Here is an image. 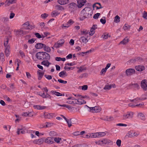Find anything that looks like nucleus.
Masks as SVG:
<instances>
[{
  "mask_svg": "<svg viewBox=\"0 0 147 147\" xmlns=\"http://www.w3.org/2000/svg\"><path fill=\"white\" fill-rule=\"evenodd\" d=\"M90 12H91V9L88 7H85L81 11L80 13V19L83 20L86 18L91 15Z\"/></svg>",
  "mask_w": 147,
  "mask_h": 147,
  "instance_id": "obj_1",
  "label": "nucleus"
},
{
  "mask_svg": "<svg viewBox=\"0 0 147 147\" xmlns=\"http://www.w3.org/2000/svg\"><path fill=\"white\" fill-rule=\"evenodd\" d=\"M36 57L39 60H43L45 59L49 60L50 59V55L46 52H40L36 54Z\"/></svg>",
  "mask_w": 147,
  "mask_h": 147,
  "instance_id": "obj_2",
  "label": "nucleus"
},
{
  "mask_svg": "<svg viewBox=\"0 0 147 147\" xmlns=\"http://www.w3.org/2000/svg\"><path fill=\"white\" fill-rule=\"evenodd\" d=\"M65 96L67 97L66 98V103L71 104H77V99L72 97L71 95H66Z\"/></svg>",
  "mask_w": 147,
  "mask_h": 147,
  "instance_id": "obj_3",
  "label": "nucleus"
},
{
  "mask_svg": "<svg viewBox=\"0 0 147 147\" xmlns=\"http://www.w3.org/2000/svg\"><path fill=\"white\" fill-rule=\"evenodd\" d=\"M87 107V110L89 112L92 113H98L100 112L101 111V108L98 106H95L94 107H90L86 105Z\"/></svg>",
  "mask_w": 147,
  "mask_h": 147,
  "instance_id": "obj_4",
  "label": "nucleus"
},
{
  "mask_svg": "<svg viewBox=\"0 0 147 147\" xmlns=\"http://www.w3.org/2000/svg\"><path fill=\"white\" fill-rule=\"evenodd\" d=\"M134 115V113L132 112H128L126 113L123 114L122 119L123 120H127L128 119H131Z\"/></svg>",
  "mask_w": 147,
  "mask_h": 147,
  "instance_id": "obj_5",
  "label": "nucleus"
},
{
  "mask_svg": "<svg viewBox=\"0 0 147 147\" xmlns=\"http://www.w3.org/2000/svg\"><path fill=\"white\" fill-rule=\"evenodd\" d=\"M141 86L144 90H147V80H143L141 81Z\"/></svg>",
  "mask_w": 147,
  "mask_h": 147,
  "instance_id": "obj_6",
  "label": "nucleus"
},
{
  "mask_svg": "<svg viewBox=\"0 0 147 147\" xmlns=\"http://www.w3.org/2000/svg\"><path fill=\"white\" fill-rule=\"evenodd\" d=\"M64 43V40L63 39L60 40L54 44V47L56 48H58L62 46Z\"/></svg>",
  "mask_w": 147,
  "mask_h": 147,
  "instance_id": "obj_7",
  "label": "nucleus"
},
{
  "mask_svg": "<svg viewBox=\"0 0 147 147\" xmlns=\"http://www.w3.org/2000/svg\"><path fill=\"white\" fill-rule=\"evenodd\" d=\"M37 94L43 98L50 99L51 98V96L48 93L45 94L44 92H43V93H41L40 92H37Z\"/></svg>",
  "mask_w": 147,
  "mask_h": 147,
  "instance_id": "obj_8",
  "label": "nucleus"
},
{
  "mask_svg": "<svg viewBox=\"0 0 147 147\" xmlns=\"http://www.w3.org/2000/svg\"><path fill=\"white\" fill-rule=\"evenodd\" d=\"M128 134L129 137L131 138L137 136L139 135V134L134 131H131L129 132Z\"/></svg>",
  "mask_w": 147,
  "mask_h": 147,
  "instance_id": "obj_9",
  "label": "nucleus"
},
{
  "mask_svg": "<svg viewBox=\"0 0 147 147\" xmlns=\"http://www.w3.org/2000/svg\"><path fill=\"white\" fill-rule=\"evenodd\" d=\"M125 73L127 76H130L135 73V70L133 69H129L126 70Z\"/></svg>",
  "mask_w": 147,
  "mask_h": 147,
  "instance_id": "obj_10",
  "label": "nucleus"
},
{
  "mask_svg": "<svg viewBox=\"0 0 147 147\" xmlns=\"http://www.w3.org/2000/svg\"><path fill=\"white\" fill-rule=\"evenodd\" d=\"M45 142V143L49 144H51L54 143L53 137H48L46 139Z\"/></svg>",
  "mask_w": 147,
  "mask_h": 147,
  "instance_id": "obj_11",
  "label": "nucleus"
},
{
  "mask_svg": "<svg viewBox=\"0 0 147 147\" xmlns=\"http://www.w3.org/2000/svg\"><path fill=\"white\" fill-rule=\"evenodd\" d=\"M86 1V0H78L77 1L78 7L79 8H81L83 6Z\"/></svg>",
  "mask_w": 147,
  "mask_h": 147,
  "instance_id": "obj_12",
  "label": "nucleus"
},
{
  "mask_svg": "<svg viewBox=\"0 0 147 147\" xmlns=\"http://www.w3.org/2000/svg\"><path fill=\"white\" fill-rule=\"evenodd\" d=\"M45 117L46 118L50 119L56 116L55 113H46L45 114Z\"/></svg>",
  "mask_w": 147,
  "mask_h": 147,
  "instance_id": "obj_13",
  "label": "nucleus"
},
{
  "mask_svg": "<svg viewBox=\"0 0 147 147\" xmlns=\"http://www.w3.org/2000/svg\"><path fill=\"white\" fill-rule=\"evenodd\" d=\"M69 8L72 11L76 9L77 8L76 4L74 3H71L69 4Z\"/></svg>",
  "mask_w": 147,
  "mask_h": 147,
  "instance_id": "obj_14",
  "label": "nucleus"
},
{
  "mask_svg": "<svg viewBox=\"0 0 147 147\" xmlns=\"http://www.w3.org/2000/svg\"><path fill=\"white\" fill-rule=\"evenodd\" d=\"M77 68L78 69L77 71V72L78 73L82 72L86 69V68L84 65H82L80 67H78Z\"/></svg>",
  "mask_w": 147,
  "mask_h": 147,
  "instance_id": "obj_15",
  "label": "nucleus"
},
{
  "mask_svg": "<svg viewBox=\"0 0 147 147\" xmlns=\"http://www.w3.org/2000/svg\"><path fill=\"white\" fill-rule=\"evenodd\" d=\"M10 47L7 46V48H5V56L7 57H8L10 53Z\"/></svg>",
  "mask_w": 147,
  "mask_h": 147,
  "instance_id": "obj_16",
  "label": "nucleus"
},
{
  "mask_svg": "<svg viewBox=\"0 0 147 147\" xmlns=\"http://www.w3.org/2000/svg\"><path fill=\"white\" fill-rule=\"evenodd\" d=\"M26 34L24 31H23L21 30L16 31L15 33L18 36H21L22 34Z\"/></svg>",
  "mask_w": 147,
  "mask_h": 147,
  "instance_id": "obj_17",
  "label": "nucleus"
},
{
  "mask_svg": "<svg viewBox=\"0 0 147 147\" xmlns=\"http://www.w3.org/2000/svg\"><path fill=\"white\" fill-rule=\"evenodd\" d=\"M93 7H96L97 9H99L103 8L100 3H96L94 4L93 5Z\"/></svg>",
  "mask_w": 147,
  "mask_h": 147,
  "instance_id": "obj_18",
  "label": "nucleus"
},
{
  "mask_svg": "<svg viewBox=\"0 0 147 147\" xmlns=\"http://www.w3.org/2000/svg\"><path fill=\"white\" fill-rule=\"evenodd\" d=\"M136 69L139 71H141L144 70V67L143 65H138L135 67Z\"/></svg>",
  "mask_w": 147,
  "mask_h": 147,
  "instance_id": "obj_19",
  "label": "nucleus"
},
{
  "mask_svg": "<svg viewBox=\"0 0 147 147\" xmlns=\"http://www.w3.org/2000/svg\"><path fill=\"white\" fill-rule=\"evenodd\" d=\"M80 42H82L84 43H86L88 42L87 37L86 36H81L80 38Z\"/></svg>",
  "mask_w": 147,
  "mask_h": 147,
  "instance_id": "obj_20",
  "label": "nucleus"
},
{
  "mask_svg": "<svg viewBox=\"0 0 147 147\" xmlns=\"http://www.w3.org/2000/svg\"><path fill=\"white\" fill-rule=\"evenodd\" d=\"M45 46V44L41 43H39L36 44L35 45V47L37 49H40L43 48L44 46Z\"/></svg>",
  "mask_w": 147,
  "mask_h": 147,
  "instance_id": "obj_21",
  "label": "nucleus"
},
{
  "mask_svg": "<svg viewBox=\"0 0 147 147\" xmlns=\"http://www.w3.org/2000/svg\"><path fill=\"white\" fill-rule=\"evenodd\" d=\"M43 140L42 139H40L38 140H34L33 142L35 144H40L43 143Z\"/></svg>",
  "mask_w": 147,
  "mask_h": 147,
  "instance_id": "obj_22",
  "label": "nucleus"
},
{
  "mask_svg": "<svg viewBox=\"0 0 147 147\" xmlns=\"http://www.w3.org/2000/svg\"><path fill=\"white\" fill-rule=\"evenodd\" d=\"M58 2L61 5L65 4L69 2V0H58Z\"/></svg>",
  "mask_w": 147,
  "mask_h": 147,
  "instance_id": "obj_23",
  "label": "nucleus"
},
{
  "mask_svg": "<svg viewBox=\"0 0 147 147\" xmlns=\"http://www.w3.org/2000/svg\"><path fill=\"white\" fill-rule=\"evenodd\" d=\"M137 116L139 118L142 120H144L145 119L144 115L141 112L138 113Z\"/></svg>",
  "mask_w": 147,
  "mask_h": 147,
  "instance_id": "obj_24",
  "label": "nucleus"
},
{
  "mask_svg": "<svg viewBox=\"0 0 147 147\" xmlns=\"http://www.w3.org/2000/svg\"><path fill=\"white\" fill-rule=\"evenodd\" d=\"M59 76L61 78H63L65 77L64 76H67L66 72L65 71H63L60 72L59 74Z\"/></svg>",
  "mask_w": 147,
  "mask_h": 147,
  "instance_id": "obj_25",
  "label": "nucleus"
},
{
  "mask_svg": "<svg viewBox=\"0 0 147 147\" xmlns=\"http://www.w3.org/2000/svg\"><path fill=\"white\" fill-rule=\"evenodd\" d=\"M145 96L146 95H145V94L143 95L142 96V97H141L140 98H135L134 99H133L132 100V101H135L136 100H144L146 99V98L145 97H143V96Z\"/></svg>",
  "mask_w": 147,
  "mask_h": 147,
  "instance_id": "obj_26",
  "label": "nucleus"
},
{
  "mask_svg": "<svg viewBox=\"0 0 147 147\" xmlns=\"http://www.w3.org/2000/svg\"><path fill=\"white\" fill-rule=\"evenodd\" d=\"M60 13L56 11H53L51 13V16L52 17H55L58 15Z\"/></svg>",
  "mask_w": 147,
  "mask_h": 147,
  "instance_id": "obj_27",
  "label": "nucleus"
},
{
  "mask_svg": "<svg viewBox=\"0 0 147 147\" xmlns=\"http://www.w3.org/2000/svg\"><path fill=\"white\" fill-rule=\"evenodd\" d=\"M142 61V59L140 57H137L134 59H132L130 61L132 63H134L136 61L141 62Z\"/></svg>",
  "mask_w": 147,
  "mask_h": 147,
  "instance_id": "obj_28",
  "label": "nucleus"
},
{
  "mask_svg": "<svg viewBox=\"0 0 147 147\" xmlns=\"http://www.w3.org/2000/svg\"><path fill=\"white\" fill-rule=\"evenodd\" d=\"M77 104L82 105L86 103V102L84 100L81 99L77 100Z\"/></svg>",
  "mask_w": 147,
  "mask_h": 147,
  "instance_id": "obj_29",
  "label": "nucleus"
},
{
  "mask_svg": "<svg viewBox=\"0 0 147 147\" xmlns=\"http://www.w3.org/2000/svg\"><path fill=\"white\" fill-rule=\"evenodd\" d=\"M51 64V63L48 61H44L41 63V65H43L47 67H49V65Z\"/></svg>",
  "mask_w": 147,
  "mask_h": 147,
  "instance_id": "obj_30",
  "label": "nucleus"
},
{
  "mask_svg": "<svg viewBox=\"0 0 147 147\" xmlns=\"http://www.w3.org/2000/svg\"><path fill=\"white\" fill-rule=\"evenodd\" d=\"M25 127L23 126H21L20 128L18 129L17 134L18 135L20 134V131L21 130L25 131Z\"/></svg>",
  "mask_w": 147,
  "mask_h": 147,
  "instance_id": "obj_31",
  "label": "nucleus"
},
{
  "mask_svg": "<svg viewBox=\"0 0 147 147\" xmlns=\"http://www.w3.org/2000/svg\"><path fill=\"white\" fill-rule=\"evenodd\" d=\"M40 70H39L37 71L38 74V79L39 80L41 79L42 76L44 74V73L42 72H40Z\"/></svg>",
  "mask_w": 147,
  "mask_h": 147,
  "instance_id": "obj_32",
  "label": "nucleus"
},
{
  "mask_svg": "<svg viewBox=\"0 0 147 147\" xmlns=\"http://www.w3.org/2000/svg\"><path fill=\"white\" fill-rule=\"evenodd\" d=\"M56 104L57 105H59V106H61V107H66V108H67L68 109H72V107L71 106H70L64 104V105H60L59 103H57Z\"/></svg>",
  "mask_w": 147,
  "mask_h": 147,
  "instance_id": "obj_33",
  "label": "nucleus"
},
{
  "mask_svg": "<svg viewBox=\"0 0 147 147\" xmlns=\"http://www.w3.org/2000/svg\"><path fill=\"white\" fill-rule=\"evenodd\" d=\"M51 92L52 94H55L57 96H61L62 95L61 93L55 91L54 90L51 91Z\"/></svg>",
  "mask_w": 147,
  "mask_h": 147,
  "instance_id": "obj_34",
  "label": "nucleus"
},
{
  "mask_svg": "<svg viewBox=\"0 0 147 147\" xmlns=\"http://www.w3.org/2000/svg\"><path fill=\"white\" fill-rule=\"evenodd\" d=\"M24 27L25 29H30V28H29L30 25L28 22H27L23 24Z\"/></svg>",
  "mask_w": 147,
  "mask_h": 147,
  "instance_id": "obj_35",
  "label": "nucleus"
},
{
  "mask_svg": "<svg viewBox=\"0 0 147 147\" xmlns=\"http://www.w3.org/2000/svg\"><path fill=\"white\" fill-rule=\"evenodd\" d=\"M43 48H44V51L47 52H49L51 51V48L50 47L47 46L45 45V46H44Z\"/></svg>",
  "mask_w": 147,
  "mask_h": 147,
  "instance_id": "obj_36",
  "label": "nucleus"
},
{
  "mask_svg": "<svg viewBox=\"0 0 147 147\" xmlns=\"http://www.w3.org/2000/svg\"><path fill=\"white\" fill-rule=\"evenodd\" d=\"M106 134L105 132H98V138H100L103 137L105 136Z\"/></svg>",
  "mask_w": 147,
  "mask_h": 147,
  "instance_id": "obj_37",
  "label": "nucleus"
},
{
  "mask_svg": "<svg viewBox=\"0 0 147 147\" xmlns=\"http://www.w3.org/2000/svg\"><path fill=\"white\" fill-rule=\"evenodd\" d=\"M128 42V39L127 38H124L122 41L120 42L119 44L125 45Z\"/></svg>",
  "mask_w": 147,
  "mask_h": 147,
  "instance_id": "obj_38",
  "label": "nucleus"
},
{
  "mask_svg": "<svg viewBox=\"0 0 147 147\" xmlns=\"http://www.w3.org/2000/svg\"><path fill=\"white\" fill-rule=\"evenodd\" d=\"M113 86V85L111 84L105 85L104 88V89L105 90H109Z\"/></svg>",
  "mask_w": 147,
  "mask_h": 147,
  "instance_id": "obj_39",
  "label": "nucleus"
},
{
  "mask_svg": "<svg viewBox=\"0 0 147 147\" xmlns=\"http://www.w3.org/2000/svg\"><path fill=\"white\" fill-rule=\"evenodd\" d=\"M5 56L4 54L3 53H0V59L1 60V61L2 62H4L5 60Z\"/></svg>",
  "mask_w": 147,
  "mask_h": 147,
  "instance_id": "obj_40",
  "label": "nucleus"
},
{
  "mask_svg": "<svg viewBox=\"0 0 147 147\" xmlns=\"http://www.w3.org/2000/svg\"><path fill=\"white\" fill-rule=\"evenodd\" d=\"M61 140V138L59 137L58 138H54L53 137V141L54 140L55 142L57 143H59L60 141Z\"/></svg>",
  "mask_w": 147,
  "mask_h": 147,
  "instance_id": "obj_41",
  "label": "nucleus"
},
{
  "mask_svg": "<svg viewBox=\"0 0 147 147\" xmlns=\"http://www.w3.org/2000/svg\"><path fill=\"white\" fill-rule=\"evenodd\" d=\"M103 144H107L110 143H112V142L110 140L107 139H104L103 140Z\"/></svg>",
  "mask_w": 147,
  "mask_h": 147,
  "instance_id": "obj_42",
  "label": "nucleus"
},
{
  "mask_svg": "<svg viewBox=\"0 0 147 147\" xmlns=\"http://www.w3.org/2000/svg\"><path fill=\"white\" fill-rule=\"evenodd\" d=\"M89 31L86 30H84L81 31V35H86L88 34Z\"/></svg>",
  "mask_w": 147,
  "mask_h": 147,
  "instance_id": "obj_43",
  "label": "nucleus"
},
{
  "mask_svg": "<svg viewBox=\"0 0 147 147\" xmlns=\"http://www.w3.org/2000/svg\"><path fill=\"white\" fill-rule=\"evenodd\" d=\"M8 40L7 38H6L4 40V45L5 48H7V46H10L8 45Z\"/></svg>",
  "mask_w": 147,
  "mask_h": 147,
  "instance_id": "obj_44",
  "label": "nucleus"
},
{
  "mask_svg": "<svg viewBox=\"0 0 147 147\" xmlns=\"http://www.w3.org/2000/svg\"><path fill=\"white\" fill-rule=\"evenodd\" d=\"M114 21L115 23H118L120 21V17L117 15L115 17Z\"/></svg>",
  "mask_w": 147,
  "mask_h": 147,
  "instance_id": "obj_45",
  "label": "nucleus"
},
{
  "mask_svg": "<svg viewBox=\"0 0 147 147\" xmlns=\"http://www.w3.org/2000/svg\"><path fill=\"white\" fill-rule=\"evenodd\" d=\"M113 118L112 117L107 116L106 117V118L104 119V120H106L107 121H110L113 120Z\"/></svg>",
  "mask_w": 147,
  "mask_h": 147,
  "instance_id": "obj_46",
  "label": "nucleus"
},
{
  "mask_svg": "<svg viewBox=\"0 0 147 147\" xmlns=\"http://www.w3.org/2000/svg\"><path fill=\"white\" fill-rule=\"evenodd\" d=\"M49 135L51 136H55L57 135V133L54 131H51L49 132Z\"/></svg>",
  "mask_w": 147,
  "mask_h": 147,
  "instance_id": "obj_47",
  "label": "nucleus"
},
{
  "mask_svg": "<svg viewBox=\"0 0 147 147\" xmlns=\"http://www.w3.org/2000/svg\"><path fill=\"white\" fill-rule=\"evenodd\" d=\"M130 27V26L126 24L124 25L123 27V29L124 30H126L129 29Z\"/></svg>",
  "mask_w": 147,
  "mask_h": 147,
  "instance_id": "obj_48",
  "label": "nucleus"
},
{
  "mask_svg": "<svg viewBox=\"0 0 147 147\" xmlns=\"http://www.w3.org/2000/svg\"><path fill=\"white\" fill-rule=\"evenodd\" d=\"M74 22L73 21L71 20H70L67 22L66 24V25L69 26V27L74 23Z\"/></svg>",
  "mask_w": 147,
  "mask_h": 147,
  "instance_id": "obj_49",
  "label": "nucleus"
},
{
  "mask_svg": "<svg viewBox=\"0 0 147 147\" xmlns=\"http://www.w3.org/2000/svg\"><path fill=\"white\" fill-rule=\"evenodd\" d=\"M91 134V138H98V132H96L94 133H92Z\"/></svg>",
  "mask_w": 147,
  "mask_h": 147,
  "instance_id": "obj_50",
  "label": "nucleus"
},
{
  "mask_svg": "<svg viewBox=\"0 0 147 147\" xmlns=\"http://www.w3.org/2000/svg\"><path fill=\"white\" fill-rule=\"evenodd\" d=\"M71 119H67V121H65L66 122H67L68 126L69 127H70L71 126Z\"/></svg>",
  "mask_w": 147,
  "mask_h": 147,
  "instance_id": "obj_51",
  "label": "nucleus"
},
{
  "mask_svg": "<svg viewBox=\"0 0 147 147\" xmlns=\"http://www.w3.org/2000/svg\"><path fill=\"white\" fill-rule=\"evenodd\" d=\"M35 35L38 38H44L45 37V36H44L42 35V36L41 35H40V34L38 33H36L35 34Z\"/></svg>",
  "mask_w": 147,
  "mask_h": 147,
  "instance_id": "obj_52",
  "label": "nucleus"
},
{
  "mask_svg": "<svg viewBox=\"0 0 147 147\" xmlns=\"http://www.w3.org/2000/svg\"><path fill=\"white\" fill-rule=\"evenodd\" d=\"M95 32V30L92 28H91L90 31L89 32V34L90 36L93 35Z\"/></svg>",
  "mask_w": 147,
  "mask_h": 147,
  "instance_id": "obj_53",
  "label": "nucleus"
},
{
  "mask_svg": "<svg viewBox=\"0 0 147 147\" xmlns=\"http://www.w3.org/2000/svg\"><path fill=\"white\" fill-rule=\"evenodd\" d=\"M132 86L134 88H136L138 89L140 88L139 85L137 83L132 84Z\"/></svg>",
  "mask_w": 147,
  "mask_h": 147,
  "instance_id": "obj_54",
  "label": "nucleus"
},
{
  "mask_svg": "<svg viewBox=\"0 0 147 147\" xmlns=\"http://www.w3.org/2000/svg\"><path fill=\"white\" fill-rule=\"evenodd\" d=\"M100 15V13H97L94 15L93 16V18L95 19H97L98 18V17Z\"/></svg>",
  "mask_w": 147,
  "mask_h": 147,
  "instance_id": "obj_55",
  "label": "nucleus"
},
{
  "mask_svg": "<svg viewBox=\"0 0 147 147\" xmlns=\"http://www.w3.org/2000/svg\"><path fill=\"white\" fill-rule=\"evenodd\" d=\"M82 89L83 90H85L88 89V86L87 85H84L81 86Z\"/></svg>",
  "mask_w": 147,
  "mask_h": 147,
  "instance_id": "obj_56",
  "label": "nucleus"
},
{
  "mask_svg": "<svg viewBox=\"0 0 147 147\" xmlns=\"http://www.w3.org/2000/svg\"><path fill=\"white\" fill-rule=\"evenodd\" d=\"M116 144L118 147H120L121 145V141L120 140H117L116 141Z\"/></svg>",
  "mask_w": 147,
  "mask_h": 147,
  "instance_id": "obj_57",
  "label": "nucleus"
},
{
  "mask_svg": "<svg viewBox=\"0 0 147 147\" xmlns=\"http://www.w3.org/2000/svg\"><path fill=\"white\" fill-rule=\"evenodd\" d=\"M31 112L28 113L27 112H24L22 114V115L24 116H29L30 117H31V116L30 115V114Z\"/></svg>",
  "mask_w": 147,
  "mask_h": 147,
  "instance_id": "obj_58",
  "label": "nucleus"
},
{
  "mask_svg": "<svg viewBox=\"0 0 147 147\" xmlns=\"http://www.w3.org/2000/svg\"><path fill=\"white\" fill-rule=\"evenodd\" d=\"M56 7L57 9L59 10H63L64 9V8L60 5H57L56 6Z\"/></svg>",
  "mask_w": 147,
  "mask_h": 147,
  "instance_id": "obj_59",
  "label": "nucleus"
},
{
  "mask_svg": "<svg viewBox=\"0 0 147 147\" xmlns=\"http://www.w3.org/2000/svg\"><path fill=\"white\" fill-rule=\"evenodd\" d=\"M143 17L146 19H147V12L145 11H144L142 16Z\"/></svg>",
  "mask_w": 147,
  "mask_h": 147,
  "instance_id": "obj_60",
  "label": "nucleus"
},
{
  "mask_svg": "<svg viewBox=\"0 0 147 147\" xmlns=\"http://www.w3.org/2000/svg\"><path fill=\"white\" fill-rule=\"evenodd\" d=\"M58 82H59V83H63L64 84H65L67 83V81H64L63 80H62L61 79H59L58 80Z\"/></svg>",
  "mask_w": 147,
  "mask_h": 147,
  "instance_id": "obj_61",
  "label": "nucleus"
},
{
  "mask_svg": "<svg viewBox=\"0 0 147 147\" xmlns=\"http://www.w3.org/2000/svg\"><path fill=\"white\" fill-rule=\"evenodd\" d=\"M48 16V15L46 14V13H44L43 14H42L41 15V17L43 19H45Z\"/></svg>",
  "mask_w": 147,
  "mask_h": 147,
  "instance_id": "obj_62",
  "label": "nucleus"
},
{
  "mask_svg": "<svg viewBox=\"0 0 147 147\" xmlns=\"http://www.w3.org/2000/svg\"><path fill=\"white\" fill-rule=\"evenodd\" d=\"M35 39L34 38H32L30 40H28V42L30 44H32L35 41Z\"/></svg>",
  "mask_w": 147,
  "mask_h": 147,
  "instance_id": "obj_63",
  "label": "nucleus"
},
{
  "mask_svg": "<svg viewBox=\"0 0 147 147\" xmlns=\"http://www.w3.org/2000/svg\"><path fill=\"white\" fill-rule=\"evenodd\" d=\"M45 77L48 80H51L52 78L51 76L47 75H45Z\"/></svg>",
  "mask_w": 147,
  "mask_h": 147,
  "instance_id": "obj_64",
  "label": "nucleus"
}]
</instances>
